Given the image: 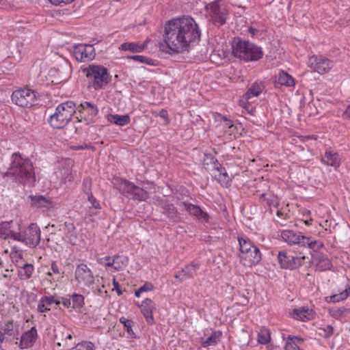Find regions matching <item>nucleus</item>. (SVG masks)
<instances>
[{
    "label": "nucleus",
    "instance_id": "obj_38",
    "mask_svg": "<svg viewBox=\"0 0 350 350\" xmlns=\"http://www.w3.org/2000/svg\"><path fill=\"white\" fill-rule=\"evenodd\" d=\"M276 85H284L286 87H293L295 84L293 77L284 71L279 72L275 81Z\"/></svg>",
    "mask_w": 350,
    "mask_h": 350
},
{
    "label": "nucleus",
    "instance_id": "obj_20",
    "mask_svg": "<svg viewBox=\"0 0 350 350\" xmlns=\"http://www.w3.org/2000/svg\"><path fill=\"white\" fill-rule=\"evenodd\" d=\"M200 267V263L193 260L190 264L185 266L181 270L177 271L174 277L179 278L180 282L189 278H193L197 275Z\"/></svg>",
    "mask_w": 350,
    "mask_h": 350
},
{
    "label": "nucleus",
    "instance_id": "obj_6",
    "mask_svg": "<svg viewBox=\"0 0 350 350\" xmlns=\"http://www.w3.org/2000/svg\"><path fill=\"white\" fill-rule=\"evenodd\" d=\"M76 111V106L73 101L68 100L59 104L55 113L50 116L49 123L54 129H62L70 122Z\"/></svg>",
    "mask_w": 350,
    "mask_h": 350
},
{
    "label": "nucleus",
    "instance_id": "obj_17",
    "mask_svg": "<svg viewBox=\"0 0 350 350\" xmlns=\"http://www.w3.org/2000/svg\"><path fill=\"white\" fill-rule=\"evenodd\" d=\"M60 299L62 304L68 309L72 308L75 310H78L85 306V297L81 294L75 293L71 295L62 297Z\"/></svg>",
    "mask_w": 350,
    "mask_h": 350
},
{
    "label": "nucleus",
    "instance_id": "obj_37",
    "mask_svg": "<svg viewBox=\"0 0 350 350\" xmlns=\"http://www.w3.org/2000/svg\"><path fill=\"white\" fill-rule=\"evenodd\" d=\"M303 342L304 339L302 338L289 335L286 338L284 349L285 350H301L300 345Z\"/></svg>",
    "mask_w": 350,
    "mask_h": 350
},
{
    "label": "nucleus",
    "instance_id": "obj_48",
    "mask_svg": "<svg viewBox=\"0 0 350 350\" xmlns=\"http://www.w3.org/2000/svg\"><path fill=\"white\" fill-rule=\"evenodd\" d=\"M334 333V327L330 325H326L318 328V334L325 338H330Z\"/></svg>",
    "mask_w": 350,
    "mask_h": 350
},
{
    "label": "nucleus",
    "instance_id": "obj_2",
    "mask_svg": "<svg viewBox=\"0 0 350 350\" xmlns=\"http://www.w3.org/2000/svg\"><path fill=\"white\" fill-rule=\"evenodd\" d=\"M3 179L10 178L24 186L32 187L36 182V174L32 161L19 152H14L10 159L9 167L1 173Z\"/></svg>",
    "mask_w": 350,
    "mask_h": 350
},
{
    "label": "nucleus",
    "instance_id": "obj_39",
    "mask_svg": "<svg viewBox=\"0 0 350 350\" xmlns=\"http://www.w3.org/2000/svg\"><path fill=\"white\" fill-rule=\"evenodd\" d=\"M145 48L146 44L139 42H124L119 46L121 51H129L132 53H141Z\"/></svg>",
    "mask_w": 350,
    "mask_h": 350
},
{
    "label": "nucleus",
    "instance_id": "obj_52",
    "mask_svg": "<svg viewBox=\"0 0 350 350\" xmlns=\"http://www.w3.org/2000/svg\"><path fill=\"white\" fill-rule=\"evenodd\" d=\"M10 257L12 261L16 264V260L21 261L23 258V253L21 250H17L16 247H14L10 253Z\"/></svg>",
    "mask_w": 350,
    "mask_h": 350
},
{
    "label": "nucleus",
    "instance_id": "obj_9",
    "mask_svg": "<svg viewBox=\"0 0 350 350\" xmlns=\"http://www.w3.org/2000/svg\"><path fill=\"white\" fill-rule=\"evenodd\" d=\"M17 227L14 241L25 243L29 247H36L40 241V230L36 224H31L23 232Z\"/></svg>",
    "mask_w": 350,
    "mask_h": 350
},
{
    "label": "nucleus",
    "instance_id": "obj_45",
    "mask_svg": "<svg viewBox=\"0 0 350 350\" xmlns=\"http://www.w3.org/2000/svg\"><path fill=\"white\" fill-rule=\"evenodd\" d=\"M260 198L269 206H273L276 207L279 205V200L277 196L273 194L263 193L260 194Z\"/></svg>",
    "mask_w": 350,
    "mask_h": 350
},
{
    "label": "nucleus",
    "instance_id": "obj_64",
    "mask_svg": "<svg viewBox=\"0 0 350 350\" xmlns=\"http://www.w3.org/2000/svg\"><path fill=\"white\" fill-rule=\"evenodd\" d=\"M88 147L89 146L87 144H85V145L77 146L75 149V150H85V149L88 148Z\"/></svg>",
    "mask_w": 350,
    "mask_h": 350
},
{
    "label": "nucleus",
    "instance_id": "obj_60",
    "mask_svg": "<svg viewBox=\"0 0 350 350\" xmlns=\"http://www.w3.org/2000/svg\"><path fill=\"white\" fill-rule=\"evenodd\" d=\"M248 32L250 33L251 35V37L252 38H258V33H259V31L257 30L256 29L252 27H250L247 29Z\"/></svg>",
    "mask_w": 350,
    "mask_h": 350
},
{
    "label": "nucleus",
    "instance_id": "obj_62",
    "mask_svg": "<svg viewBox=\"0 0 350 350\" xmlns=\"http://www.w3.org/2000/svg\"><path fill=\"white\" fill-rule=\"evenodd\" d=\"M276 215H277V216L278 217L282 218V219H285L287 217V214L284 213L281 210H278L277 212H276Z\"/></svg>",
    "mask_w": 350,
    "mask_h": 350
},
{
    "label": "nucleus",
    "instance_id": "obj_42",
    "mask_svg": "<svg viewBox=\"0 0 350 350\" xmlns=\"http://www.w3.org/2000/svg\"><path fill=\"white\" fill-rule=\"evenodd\" d=\"M257 340L261 345H267L271 341V332L269 329L262 327L258 332Z\"/></svg>",
    "mask_w": 350,
    "mask_h": 350
},
{
    "label": "nucleus",
    "instance_id": "obj_61",
    "mask_svg": "<svg viewBox=\"0 0 350 350\" xmlns=\"http://www.w3.org/2000/svg\"><path fill=\"white\" fill-rule=\"evenodd\" d=\"M342 118L344 119H350V104L346 107L345 111L343 112Z\"/></svg>",
    "mask_w": 350,
    "mask_h": 350
},
{
    "label": "nucleus",
    "instance_id": "obj_25",
    "mask_svg": "<svg viewBox=\"0 0 350 350\" xmlns=\"http://www.w3.org/2000/svg\"><path fill=\"white\" fill-rule=\"evenodd\" d=\"M59 306L62 304L61 300L55 299L54 295H44L40 297L37 306V310L39 313H45L51 310V306L53 304Z\"/></svg>",
    "mask_w": 350,
    "mask_h": 350
},
{
    "label": "nucleus",
    "instance_id": "obj_7",
    "mask_svg": "<svg viewBox=\"0 0 350 350\" xmlns=\"http://www.w3.org/2000/svg\"><path fill=\"white\" fill-rule=\"evenodd\" d=\"M113 184L122 195L133 200L143 202L149 198V193L147 191L126 179L116 178Z\"/></svg>",
    "mask_w": 350,
    "mask_h": 350
},
{
    "label": "nucleus",
    "instance_id": "obj_40",
    "mask_svg": "<svg viewBox=\"0 0 350 350\" xmlns=\"http://www.w3.org/2000/svg\"><path fill=\"white\" fill-rule=\"evenodd\" d=\"M107 120L111 123L118 126H126L131 122V118L129 115L109 114L107 116Z\"/></svg>",
    "mask_w": 350,
    "mask_h": 350
},
{
    "label": "nucleus",
    "instance_id": "obj_5",
    "mask_svg": "<svg viewBox=\"0 0 350 350\" xmlns=\"http://www.w3.org/2000/svg\"><path fill=\"white\" fill-rule=\"evenodd\" d=\"M240 262L244 267H252L262 260V254L252 241L247 237H238Z\"/></svg>",
    "mask_w": 350,
    "mask_h": 350
},
{
    "label": "nucleus",
    "instance_id": "obj_23",
    "mask_svg": "<svg viewBox=\"0 0 350 350\" xmlns=\"http://www.w3.org/2000/svg\"><path fill=\"white\" fill-rule=\"evenodd\" d=\"M16 266L18 269V277L21 280H27L34 273V265L31 263L16 260Z\"/></svg>",
    "mask_w": 350,
    "mask_h": 350
},
{
    "label": "nucleus",
    "instance_id": "obj_51",
    "mask_svg": "<svg viewBox=\"0 0 350 350\" xmlns=\"http://www.w3.org/2000/svg\"><path fill=\"white\" fill-rule=\"evenodd\" d=\"M71 350H94V345L89 341H83L78 343Z\"/></svg>",
    "mask_w": 350,
    "mask_h": 350
},
{
    "label": "nucleus",
    "instance_id": "obj_46",
    "mask_svg": "<svg viewBox=\"0 0 350 350\" xmlns=\"http://www.w3.org/2000/svg\"><path fill=\"white\" fill-rule=\"evenodd\" d=\"M60 181L61 183H66L71 182L73 180L71 170L69 167H62L59 169Z\"/></svg>",
    "mask_w": 350,
    "mask_h": 350
},
{
    "label": "nucleus",
    "instance_id": "obj_41",
    "mask_svg": "<svg viewBox=\"0 0 350 350\" xmlns=\"http://www.w3.org/2000/svg\"><path fill=\"white\" fill-rule=\"evenodd\" d=\"M2 329L3 331V334L9 336H14L18 334V325L14 320L5 321L2 326Z\"/></svg>",
    "mask_w": 350,
    "mask_h": 350
},
{
    "label": "nucleus",
    "instance_id": "obj_49",
    "mask_svg": "<svg viewBox=\"0 0 350 350\" xmlns=\"http://www.w3.org/2000/svg\"><path fill=\"white\" fill-rule=\"evenodd\" d=\"M92 180L90 177H86L83 180L82 189L83 191L87 195L90 196L92 193Z\"/></svg>",
    "mask_w": 350,
    "mask_h": 350
},
{
    "label": "nucleus",
    "instance_id": "obj_53",
    "mask_svg": "<svg viewBox=\"0 0 350 350\" xmlns=\"http://www.w3.org/2000/svg\"><path fill=\"white\" fill-rule=\"evenodd\" d=\"M88 201L90 202V203L91 204L92 207H94L96 209H100L101 208V206L100 205L99 202L93 196V194L88 196Z\"/></svg>",
    "mask_w": 350,
    "mask_h": 350
},
{
    "label": "nucleus",
    "instance_id": "obj_13",
    "mask_svg": "<svg viewBox=\"0 0 350 350\" xmlns=\"http://www.w3.org/2000/svg\"><path fill=\"white\" fill-rule=\"evenodd\" d=\"M308 67L320 75L329 72L334 66V62L323 55H312L308 57Z\"/></svg>",
    "mask_w": 350,
    "mask_h": 350
},
{
    "label": "nucleus",
    "instance_id": "obj_28",
    "mask_svg": "<svg viewBox=\"0 0 350 350\" xmlns=\"http://www.w3.org/2000/svg\"><path fill=\"white\" fill-rule=\"evenodd\" d=\"M104 259L106 260L107 267H112L114 271H117L123 270L129 262V258L124 256H114L112 259L110 256H106Z\"/></svg>",
    "mask_w": 350,
    "mask_h": 350
},
{
    "label": "nucleus",
    "instance_id": "obj_59",
    "mask_svg": "<svg viewBox=\"0 0 350 350\" xmlns=\"http://www.w3.org/2000/svg\"><path fill=\"white\" fill-rule=\"evenodd\" d=\"M51 271L53 273H60V269L56 261H53L51 266Z\"/></svg>",
    "mask_w": 350,
    "mask_h": 350
},
{
    "label": "nucleus",
    "instance_id": "obj_1",
    "mask_svg": "<svg viewBox=\"0 0 350 350\" xmlns=\"http://www.w3.org/2000/svg\"><path fill=\"white\" fill-rule=\"evenodd\" d=\"M201 31L196 21L189 16L176 17L167 21L163 29V42L170 54L189 51L198 42Z\"/></svg>",
    "mask_w": 350,
    "mask_h": 350
},
{
    "label": "nucleus",
    "instance_id": "obj_47",
    "mask_svg": "<svg viewBox=\"0 0 350 350\" xmlns=\"http://www.w3.org/2000/svg\"><path fill=\"white\" fill-rule=\"evenodd\" d=\"M127 58L132 59L135 62L146 64L147 65H151V66L155 65V64H154L155 60H154L151 58H149L146 56H144V55H131V56H128Z\"/></svg>",
    "mask_w": 350,
    "mask_h": 350
},
{
    "label": "nucleus",
    "instance_id": "obj_11",
    "mask_svg": "<svg viewBox=\"0 0 350 350\" xmlns=\"http://www.w3.org/2000/svg\"><path fill=\"white\" fill-rule=\"evenodd\" d=\"M206 160L209 161V163H206L205 165H212V171L214 178L221 185V187L228 188L231 185L232 179L228 174L226 170L222 165L218 161V160L211 156V154H205Z\"/></svg>",
    "mask_w": 350,
    "mask_h": 350
},
{
    "label": "nucleus",
    "instance_id": "obj_21",
    "mask_svg": "<svg viewBox=\"0 0 350 350\" xmlns=\"http://www.w3.org/2000/svg\"><path fill=\"white\" fill-rule=\"evenodd\" d=\"M139 307L147 323L150 325H154L155 321L153 317V311L156 308L154 301L150 298H146L142 301Z\"/></svg>",
    "mask_w": 350,
    "mask_h": 350
},
{
    "label": "nucleus",
    "instance_id": "obj_24",
    "mask_svg": "<svg viewBox=\"0 0 350 350\" xmlns=\"http://www.w3.org/2000/svg\"><path fill=\"white\" fill-rule=\"evenodd\" d=\"M64 237L66 241L72 245H81V244L85 243L83 240L78 237L76 228L73 223H65Z\"/></svg>",
    "mask_w": 350,
    "mask_h": 350
},
{
    "label": "nucleus",
    "instance_id": "obj_55",
    "mask_svg": "<svg viewBox=\"0 0 350 350\" xmlns=\"http://www.w3.org/2000/svg\"><path fill=\"white\" fill-rule=\"evenodd\" d=\"M49 1L53 5L58 6V5H67V4L71 3L75 0H49Z\"/></svg>",
    "mask_w": 350,
    "mask_h": 350
},
{
    "label": "nucleus",
    "instance_id": "obj_10",
    "mask_svg": "<svg viewBox=\"0 0 350 350\" xmlns=\"http://www.w3.org/2000/svg\"><path fill=\"white\" fill-rule=\"evenodd\" d=\"M221 0H215L205 7L208 16L215 26H222L226 23L228 11L225 6L221 5Z\"/></svg>",
    "mask_w": 350,
    "mask_h": 350
},
{
    "label": "nucleus",
    "instance_id": "obj_57",
    "mask_svg": "<svg viewBox=\"0 0 350 350\" xmlns=\"http://www.w3.org/2000/svg\"><path fill=\"white\" fill-rule=\"evenodd\" d=\"M113 291H116L118 295H120L122 294V291L121 289L120 285L116 280V278L113 279Z\"/></svg>",
    "mask_w": 350,
    "mask_h": 350
},
{
    "label": "nucleus",
    "instance_id": "obj_15",
    "mask_svg": "<svg viewBox=\"0 0 350 350\" xmlns=\"http://www.w3.org/2000/svg\"><path fill=\"white\" fill-rule=\"evenodd\" d=\"M75 277L78 283L85 286H90L94 282V276L92 270L84 263L77 266Z\"/></svg>",
    "mask_w": 350,
    "mask_h": 350
},
{
    "label": "nucleus",
    "instance_id": "obj_3",
    "mask_svg": "<svg viewBox=\"0 0 350 350\" xmlns=\"http://www.w3.org/2000/svg\"><path fill=\"white\" fill-rule=\"evenodd\" d=\"M85 75L88 86L95 91L105 88L111 81V76L108 69L103 65L90 64L83 68Z\"/></svg>",
    "mask_w": 350,
    "mask_h": 350
},
{
    "label": "nucleus",
    "instance_id": "obj_35",
    "mask_svg": "<svg viewBox=\"0 0 350 350\" xmlns=\"http://www.w3.org/2000/svg\"><path fill=\"white\" fill-rule=\"evenodd\" d=\"M350 295V280H347L345 285V289L339 293L327 297L325 300L328 303H338L345 300Z\"/></svg>",
    "mask_w": 350,
    "mask_h": 350
},
{
    "label": "nucleus",
    "instance_id": "obj_8",
    "mask_svg": "<svg viewBox=\"0 0 350 350\" xmlns=\"http://www.w3.org/2000/svg\"><path fill=\"white\" fill-rule=\"evenodd\" d=\"M38 93L28 88H19L12 92L11 100L12 103L22 107L30 108L38 101Z\"/></svg>",
    "mask_w": 350,
    "mask_h": 350
},
{
    "label": "nucleus",
    "instance_id": "obj_36",
    "mask_svg": "<svg viewBox=\"0 0 350 350\" xmlns=\"http://www.w3.org/2000/svg\"><path fill=\"white\" fill-rule=\"evenodd\" d=\"M221 336L222 332L221 331H213L211 335L206 338H201V345L204 348H207L210 346H215L220 341Z\"/></svg>",
    "mask_w": 350,
    "mask_h": 350
},
{
    "label": "nucleus",
    "instance_id": "obj_32",
    "mask_svg": "<svg viewBox=\"0 0 350 350\" xmlns=\"http://www.w3.org/2000/svg\"><path fill=\"white\" fill-rule=\"evenodd\" d=\"M282 239L288 245H298L301 246L304 235L301 233L296 234L291 230H284L281 232Z\"/></svg>",
    "mask_w": 350,
    "mask_h": 350
},
{
    "label": "nucleus",
    "instance_id": "obj_31",
    "mask_svg": "<svg viewBox=\"0 0 350 350\" xmlns=\"http://www.w3.org/2000/svg\"><path fill=\"white\" fill-rule=\"evenodd\" d=\"M72 66L70 62L68 59H62L57 67L51 68L49 72L53 75L55 72L57 73L59 79H62L64 77H68L71 74Z\"/></svg>",
    "mask_w": 350,
    "mask_h": 350
},
{
    "label": "nucleus",
    "instance_id": "obj_4",
    "mask_svg": "<svg viewBox=\"0 0 350 350\" xmlns=\"http://www.w3.org/2000/svg\"><path fill=\"white\" fill-rule=\"evenodd\" d=\"M232 50L234 57L245 62L258 61L262 58L264 55L260 46L239 38L233 41Z\"/></svg>",
    "mask_w": 350,
    "mask_h": 350
},
{
    "label": "nucleus",
    "instance_id": "obj_34",
    "mask_svg": "<svg viewBox=\"0 0 350 350\" xmlns=\"http://www.w3.org/2000/svg\"><path fill=\"white\" fill-rule=\"evenodd\" d=\"M264 89V85L261 81H255L252 84V85L249 88L247 92L243 94L241 102L243 100L247 101L248 100L256 97L260 95V94L262 92Z\"/></svg>",
    "mask_w": 350,
    "mask_h": 350
},
{
    "label": "nucleus",
    "instance_id": "obj_50",
    "mask_svg": "<svg viewBox=\"0 0 350 350\" xmlns=\"http://www.w3.org/2000/svg\"><path fill=\"white\" fill-rule=\"evenodd\" d=\"M120 322L124 325V326L126 328L127 333L133 337L135 333L133 330V322L132 320L127 319L125 317H122L120 318Z\"/></svg>",
    "mask_w": 350,
    "mask_h": 350
},
{
    "label": "nucleus",
    "instance_id": "obj_54",
    "mask_svg": "<svg viewBox=\"0 0 350 350\" xmlns=\"http://www.w3.org/2000/svg\"><path fill=\"white\" fill-rule=\"evenodd\" d=\"M142 293L148 292V291H152L154 290V286L153 284L149 282H146L143 286H142L140 288Z\"/></svg>",
    "mask_w": 350,
    "mask_h": 350
},
{
    "label": "nucleus",
    "instance_id": "obj_29",
    "mask_svg": "<svg viewBox=\"0 0 350 350\" xmlns=\"http://www.w3.org/2000/svg\"><path fill=\"white\" fill-rule=\"evenodd\" d=\"M302 240L301 246L310 250L311 257H312L314 253H321L319 250L324 247V243L322 241L314 240L311 237L304 236Z\"/></svg>",
    "mask_w": 350,
    "mask_h": 350
},
{
    "label": "nucleus",
    "instance_id": "obj_18",
    "mask_svg": "<svg viewBox=\"0 0 350 350\" xmlns=\"http://www.w3.org/2000/svg\"><path fill=\"white\" fill-rule=\"evenodd\" d=\"M342 161V156L334 150H326L321 156V162L327 167H332L334 170L340 167Z\"/></svg>",
    "mask_w": 350,
    "mask_h": 350
},
{
    "label": "nucleus",
    "instance_id": "obj_44",
    "mask_svg": "<svg viewBox=\"0 0 350 350\" xmlns=\"http://www.w3.org/2000/svg\"><path fill=\"white\" fill-rule=\"evenodd\" d=\"M348 309L345 307L332 308L328 310L329 314L334 319L339 320L346 314Z\"/></svg>",
    "mask_w": 350,
    "mask_h": 350
},
{
    "label": "nucleus",
    "instance_id": "obj_22",
    "mask_svg": "<svg viewBox=\"0 0 350 350\" xmlns=\"http://www.w3.org/2000/svg\"><path fill=\"white\" fill-rule=\"evenodd\" d=\"M20 225L13 221H3L0 224V239L6 240L12 239L14 240V236L16 234L17 228Z\"/></svg>",
    "mask_w": 350,
    "mask_h": 350
},
{
    "label": "nucleus",
    "instance_id": "obj_12",
    "mask_svg": "<svg viewBox=\"0 0 350 350\" xmlns=\"http://www.w3.org/2000/svg\"><path fill=\"white\" fill-rule=\"evenodd\" d=\"M278 260L281 268L293 270L304 265L305 256H298L291 250H282L278 254Z\"/></svg>",
    "mask_w": 350,
    "mask_h": 350
},
{
    "label": "nucleus",
    "instance_id": "obj_56",
    "mask_svg": "<svg viewBox=\"0 0 350 350\" xmlns=\"http://www.w3.org/2000/svg\"><path fill=\"white\" fill-rule=\"evenodd\" d=\"M219 120H224L225 127L230 129L232 126V122L226 116L219 115Z\"/></svg>",
    "mask_w": 350,
    "mask_h": 350
},
{
    "label": "nucleus",
    "instance_id": "obj_26",
    "mask_svg": "<svg viewBox=\"0 0 350 350\" xmlns=\"http://www.w3.org/2000/svg\"><path fill=\"white\" fill-rule=\"evenodd\" d=\"M29 198L31 200V206L34 208L45 211L53 206V202L50 198L42 195H31Z\"/></svg>",
    "mask_w": 350,
    "mask_h": 350
},
{
    "label": "nucleus",
    "instance_id": "obj_19",
    "mask_svg": "<svg viewBox=\"0 0 350 350\" xmlns=\"http://www.w3.org/2000/svg\"><path fill=\"white\" fill-rule=\"evenodd\" d=\"M38 337V331L35 326L23 332L20 338L18 347L21 349H26L33 346Z\"/></svg>",
    "mask_w": 350,
    "mask_h": 350
},
{
    "label": "nucleus",
    "instance_id": "obj_27",
    "mask_svg": "<svg viewBox=\"0 0 350 350\" xmlns=\"http://www.w3.org/2000/svg\"><path fill=\"white\" fill-rule=\"evenodd\" d=\"M183 205L185 209L191 215L195 216L198 220L208 222L209 216L208 213L200 208L199 206L190 202H183Z\"/></svg>",
    "mask_w": 350,
    "mask_h": 350
},
{
    "label": "nucleus",
    "instance_id": "obj_30",
    "mask_svg": "<svg viewBox=\"0 0 350 350\" xmlns=\"http://www.w3.org/2000/svg\"><path fill=\"white\" fill-rule=\"evenodd\" d=\"M290 315L295 320L306 322L312 319L313 312L312 309H310L308 307H301L293 309L290 312Z\"/></svg>",
    "mask_w": 350,
    "mask_h": 350
},
{
    "label": "nucleus",
    "instance_id": "obj_16",
    "mask_svg": "<svg viewBox=\"0 0 350 350\" xmlns=\"http://www.w3.org/2000/svg\"><path fill=\"white\" fill-rule=\"evenodd\" d=\"M311 266L315 271L332 270L333 265L331 259L323 253H314L311 257Z\"/></svg>",
    "mask_w": 350,
    "mask_h": 350
},
{
    "label": "nucleus",
    "instance_id": "obj_33",
    "mask_svg": "<svg viewBox=\"0 0 350 350\" xmlns=\"http://www.w3.org/2000/svg\"><path fill=\"white\" fill-rule=\"evenodd\" d=\"M160 205L163 209V213L172 221L177 222L180 220L179 213L173 204L165 200H161Z\"/></svg>",
    "mask_w": 350,
    "mask_h": 350
},
{
    "label": "nucleus",
    "instance_id": "obj_43",
    "mask_svg": "<svg viewBox=\"0 0 350 350\" xmlns=\"http://www.w3.org/2000/svg\"><path fill=\"white\" fill-rule=\"evenodd\" d=\"M81 109L80 112L87 111L92 117H95L98 113V107L90 102L85 101L80 105Z\"/></svg>",
    "mask_w": 350,
    "mask_h": 350
},
{
    "label": "nucleus",
    "instance_id": "obj_63",
    "mask_svg": "<svg viewBox=\"0 0 350 350\" xmlns=\"http://www.w3.org/2000/svg\"><path fill=\"white\" fill-rule=\"evenodd\" d=\"M72 338V334L69 333V332H66L65 334V338H64V340H65V342L66 344H67V342H68V340H71Z\"/></svg>",
    "mask_w": 350,
    "mask_h": 350
},
{
    "label": "nucleus",
    "instance_id": "obj_14",
    "mask_svg": "<svg viewBox=\"0 0 350 350\" xmlns=\"http://www.w3.org/2000/svg\"><path fill=\"white\" fill-rule=\"evenodd\" d=\"M73 54L76 59L81 62L92 61L96 56L92 44H78L74 46Z\"/></svg>",
    "mask_w": 350,
    "mask_h": 350
},
{
    "label": "nucleus",
    "instance_id": "obj_58",
    "mask_svg": "<svg viewBox=\"0 0 350 350\" xmlns=\"http://www.w3.org/2000/svg\"><path fill=\"white\" fill-rule=\"evenodd\" d=\"M152 114L154 115L155 116H159L164 120L168 119V112L166 109H161L158 114L156 113L155 112H152Z\"/></svg>",
    "mask_w": 350,
    "mask_h": 350
}]
</instances>
